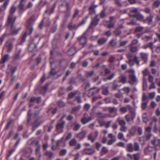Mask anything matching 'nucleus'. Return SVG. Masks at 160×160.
<instances>
[{"instance_id":"1","label":"nucleus","mask_w":160,"mask_h":160,"mask_svg":"<svg viewBox=\"0 0 160 160\" xmlns=\"http://www.w3.org/2000/svg\"><path fill=\"white\" fill-rule=\"evenodd\" d=\"M98 15H96L95 16L92 18L90 24L88 28V29L85 32L81 37V45L82 46L81 48H83L86 44L87 38L88 35V32L89 29H92L94 28L98 24L99 20L98 18Z\"/></svg>"},{"instance_id":"2","label":"nucleus","mask_w":160,"mask_h":160,"mask_svg":"<svg viewBox=\"0 0 160 160\" xmlns=\"http://www.w3.org/2000/svg\"><path fill=\"white\" fill-rule=\"evenodd\" d=\"M12 17L11 15L8 18L6 26L8 27L10 26L11 29V33L9 34V35H15L19 33V32L21 29V27L18 28H16L15 27L13 26V25L15 21L16 20V17H15L14 18L13 20H12Z\"/></svg>"},{"instance_id":"3","label":"nucleus","mask_w":160,"mask_h":160,"mask_svg":"<svg viewBox=\"0 0 160 160\" xmlns=\"http://www.w3.org/2000/svg\"><path fill=\"white\" fill-rule=\"evenodd\" d=\"M129 16L132 18H136L137 20L142 21L143 20L144 16L141 13L138 12L137 8H134L131 10V13L128 14Z\"/></svg>"},{"instance_id":"4","label":"nucleus","mask_w":160,"mask_h":160,"mask_svg":"<svg viewBox=\"0 0 160 160\" xmlns=\"http://www.w3.org/2000/svg\"><path fill=\"white\" fill-rule=\"evenodd\" d=\"M139 144L137 142H135L133 145L132 143H129L127 146V150L129 152H132L133 151H139Z\"/></svg>"},{"instance_id":"5","label":"nucleus","mask_w":160,"mask_h":160,"mask_svg":"<svg viewBox=\"0 0 160 160\" xmlns=\"http://www.w3.org/2000/svg\"><path fill=\"white\" fill-rule=\"evenodd\" d=\"M65 124V122L63 121H59L58 122L56 126V129L59 133L63 132Z\"/></svg>"},{"instance_id":"6","label":"nucleus","mask_w":160,"mask_h":160,"mask_svg":"<svg viewBox=\"0 0 160 160\" xmlns=\"http://www.w3.org/2000/svg\"><path fill=\"white\" fill-rule=\"evenodd\" d=\"M100 89L97 87H93L90 88L88 90V95L91 96L98 93Z\"/></svg>"},{"instance_id":"7","label":"nucleus","mask_w":160,"mask_h":160,"mask_svg":"<svg viewBox=\"0 0 160 160\" xmlns=\"http://www.w3.org/2000/svg\"><path fill=\"white\" fill-rule=\"evenodd\" d=\"M80 92L79 91H77L75 93H70L68 95V98H72L74 97L76 98V100L79 103L80 102Z\"/></svg>"},{"instance_id":"8","label":"nucleus","mask_w":160,"mask_h":160,"mask_svg":"<svg viewBox=\"0 0 160 160\" xmlns=\"http://www.w3.org/2000/svg\"><path fill=\"white\" fill-rule=\"evenodd\" d=\"M129 80L128 82L131 85L136 84L138 81L136 76L134 74H130L129 75Z\"/></svg>"},{"instance_id":"9","label":"nucleus","mask_w":160,"mask_h":160,"mask_svg":"<svg viewBox=\"0 0 160 160\" xmlns=\"http://www.w3.org/2000/svg\"><path fill=\"white\" fill-rule=\"evenodd\" d=\"M16 70V67L10 65H8V68L6 72L8 74H11V76H12Z\"/></svg>"},{"instance_id":"10","label":"nucleus","mask_w":160,"mask_h":160,"mask_svg":"<svg viewBox=\"0 0 160 160\" xmlns=\"http://www.w3.org/2000/svg\"><path fill=\"white\" fill-rule=\"evenodd\" d=\"M33 22V20L31 18L28 22V25L27 27V32H29L31 34L33 31V29L32 28V25Z\"/></svg>"},{"instance_id":"11","label":"nucleus","mask_w":160,"mask_h":160,"mask_svg":"<svg viewBox=\"0 0 160 160\" xmlns=\"http://www.w3.org/2000/svg\"><path fill=\"white\" fill-rule=\"evenodd\" d=\"M109 86V84L108 83H106L102 86V93L106 95H108L109 93V90L108 88Z\"/></svg>"},{"instance_id":"12","label":"nucleus","mask_w":160,"mask_h":160,"mask_svg":"<svg viewBox=\"0 0 160 160\" xmlns=\"http://www.w3.org/2000/svg\"><path fill=\"white\" fill-rule=\"evenodd\" d=\"M102 24L108 28H113L114 27L115 23L104 20L102 22Z\"/></svg>"},{"instance_id":"13","label":"nucleus","mask_w":160,"mask_h":160,"mask_svg":"<svg viewBox=\"0 0 160 160\" xmlns=\"http://www.w3.org/2000/svg\"><path fill=\"white\" fill-rule=\"evenodd\" d=\"M136 114H128L125 116V119L127 122H129L133 121L134 118L135 117Z\"/></svg>"},{"instance_id":"14","label":"nucleus","mask_w":160,"mask_h":160,"mask_svg":"<svg viewBox=\"0 0 160 160\" xmlns=\"http://www.w3.org/2000/svg\"><path fill=\"white\" fill-rule=\"evenodd\" d=\"M153 17L152 15L150 14L145 20L143 21V22L145 23H147L149 25H150L152 23Z\"/></svg>"},{"instance_id":"15","label":"nucleus","mask_w":160,"mask_h":160,"mask_svg":"<svg viewBox=\"0 0 160 160\" xmlns=\"http://www.w3.org/2000/svg\"><path fill=\"white\" fill-rule=\"evenodd\" d=\"M41 101V98L40 97H33L31 98L29 102H36L37 103H39Z\"/></svg>"},{"instance_id":"16","label":"nucleus","mask_w":160,"mask_h":160,"mask_svg":"<svg viewBox=\"0 0 160 160\" xmlns=\"http://www.w3.org/2000/svg\"><path fill=\"white\" fill-rule=\"evenodd\" d=\"M140 55L142 60L144 61V62H147L148 54L146 53L141 52L140 53Z\"/></svg>"},{"instance_id":"17","label":"nucleus","mask_w":160,"mask_h":160,"mask_svg":"<svg viewBox=\"0 0 160 160\" xmlns=\"http://www.w3.org/2000/svg\"><path fill=\"white\" fill-rule=\"evenodd\" d=\"M37 45L33 43H31L28 46V49L30 52H35L37 50Z\"/></svg>"},{"instance_id":"18","label":"nucleus","mask_w":160,"mask_h":160,"mask_svg":"<svg viewBox=\"0 0 160 160\" xmlns=\"http://www.w3.org/2000/svg\"><path fill=\"white\" fill-rule=\"evenodd\" d=\"M160 143V139L157 138H154V139L152 140L151 142V144L154 146H158Z\"/></svg>"},{"instance_id":"19","label":"nucleus","mask_w":160,"mask_h":160,"mask_svg":"<svg viewBox=\"0 0 160 160\" xmlns=\"http://www.w3.org/2000/svg\"><path fill=\"white\" fill-rule=\"evenodd\" d=\"M92 119L91 117L83 118L81 120L82 123L83 124H85L90 122Z\"/></svg>"},{"instance_id":"20","label":"nucleus","mask_w":160,"mask_h":160,"mask_svg":"<svg viewBox=\"0 0 160 160\" xmlns=\"http://www.w3.org/2000/svg\"><path fill=\"white\" fill-rule=\"evenodd\" d=\"M41 122H38L37 121H35L32 125V130L34 131L39 126H40L41 123Z\"/></svg>"},{"instance_id":"21","label":"nucleus","mask_w":160,"mask_h":160,"mask_svg":"<svg viewBox=\"0 0 160 160\" xmlns=\"http://www.w3.org/2000/svg\"><path fill=\"white\" fill-rule=\"evenodd\" d=\"M79 27L78 25H76L72 22H71L68 25V28L70 30H73L77 29Z\"/></svg>"},{"instance_id":"22","label":"nucleus","mask_w":160,"mask_h":160,"mask_svg":"<svg viewBox=\"0 0 160 160\" xmlns=\"http://www.w3.org/2000/svg\"><path fill=\"white\" fill-rule=\"evenodd\" d=\"M119 78L120 79L119 81V82H121L123 84L127 82V78L126 76L121 74L119 77Z\"/></svg>"},{"instance_id":"23","label":"nucleus","mask_w":160,"mask_h":160,"mask_svg":"<svg viewBox=\"0 0 160 160\" xmlns=\"http://www.w3.org/2000/svg\"><path fill=\"white\" fill-rule=\"evenodd\" d=\"M84 152L87 154H92L93 153L95 150L94 149L88 148L85 149L84 151Z\"/></svg>"},{"instance_id":"24","label":"nucleus","mask_w":160,"mask_h":160,"mask_svg":"<svg viewBox=\"0 0 160 160\" xmlns=\"http://www.w3.org/2000/svg\"><path fill=\"white\" fill-rule=\"evenodd\" d=\"M67 53L69 56L74 55L76 53L75 48L74 47H72L68 51Z\"/></svg>"},{"instance_id":"25","label":"nucleus","mask_w":160,"mask_h":160,"mask_svg":"<svg viewBox=\"0 0 160 160\" xmlns=\"http://www.w3.org/2000/svg\"><path fill=\"white\" fill-rule=\"evenodd\" d=\"M107 41V39L102 38L98 40V43L99 45H102L105 44Z\"/></svg>"},{"instance_id":"26","label":"nucleus","mask_w":160,"mask_h":160,"mask_svg":"<svg viewBox=\"0 0 160 160\" xmlns=\"http://www.w3.org/2000/svg\"><path fill=\"white\" fill-rule=\"evenodd\" d=\"M25 0H21L20 4L18 6L19 12H22V11L23 10L24 6V3L23 2Z\"/></svg>"},{"instance_id":"27","label":"nucleus","mask_w":160,"mask_h":160,"mask_svg":"<svg viewBox=\"0 0 160 160\" xmlns=\"http://www.w3.org/2000/svg\"><path fill=\"white\" fill-rule=\"evenodd\" d=\"M137 130V128L135 126L132 127L129 130V133L131 136L135 135Z\"/></svg>"},{"instance_id":"28","label":"nucleus","mask_w":160,"mask_h":160,"mask_svg":"<svg viewBox=\"0 0 160 160\" xmlns=\"http://www.w3.org/2000/svg\"><path fill=\"white\" fill-rule=\"evenodd\" d=\"M16 7L15 6H12L10 8V14L8 16V18L11 15L12 16V20H13L14 18L13 17V14L15 12L16 10Z\"/></svg>"},{"instance_id":"29","label":"nucleus","mask_w":160,"mask_h":160,"mask_svg":"<svg viewBox=\"0 0 160 160\" xmlns=\"http://www.w3.org/2000/svg\"><path fill=\"white\" fill-rule=\"evenodd\" d=\"M9 58V55L8 54L4 55L1 58L0 61L1 63H4L6 61H7Z\"/></svg>"},{"instance_id":"30","label":"nucleus","mask_w":160,"mask_h":160,"mask_svg":"<svg viewBox=\"0 0 160 160\" xmlns=\"http://www.w3.org/2000/svg\"><path fill=\"white\" fill-rule=\"evenodd\" d=\"M130 50L132 52H135L138 51V49L136 46L129 45Z\"/></svg>"},{"instance_id":"31","label":"nucleus","mask_w":160,"mask_h":160,"mask_svg":"<svg viewBox=\"0 0 160 160\" xmlns=\"http://www.w3.org/2000/svg\"><path fill=\"white\" fill-rule=\"evenodd\" d=\"M109 44L112 47H114L116 46L117 44V40L116 39H112L109 42Z\"/></svg>"},{"instance_id":"32","label":"nucleus","mask_w":160,"mask_h":160,"mask_svg":"<svg viewBox=\"0 0 160 160\" xmlns=\"http://www.w3.org/2000/svg\"><path fill=\"white\" fill-rule=\"evenodd\" d=\"M40 146H38L37 147L36 149L35 153L37 156L39 158H40L41 157V154L40 153Z\"/></svg>"},{"instance_id":"33","label":"nucleus","mask_w":160,"mask_h":160,"mask_svg":"<svg viewBox=\"0 0 160 160\" xmlns=\"http://www.w3.org/2000/svg\"><path fill=\"white\" fill-rule=\"evenodd\" d=\"M117 121L118 122L119 125L120 126L126 125V122L124 120L122 119H119V118H118L117 119Z\"/></svg>"},{"instance_id":"34","label":"nucleus","mask_w":160,"mask_h":160,"mask_svg":"<svg viewBox=\"0 0 160 160\" xmlns=\"http://www.w3.org/2000/svg\"><path fill=\"white\" fill-rule=\"evenodd\" d=\"M55 8V6H53V7L52 8L50 9H48L45 12V13H48L49 15H50L53 12Z\"/></svg>"},{"instance_id":"35","label":"nucleus","mask_w":160,"mask_h":160,"mask_svg":"<svg viewBox=\"0 0 160 160\" xmlns=\"http://www.w3.org/2000/svg\"><path fill=\"white\" fill-rule=\"evenodd\" d=\"M45 155L48 157L50 159L54 156V154L51 151H46L45 153Z\"/></svg>"},{"instance_id":"36","label":"nucleus","mask_w":160,"mask_h":160,"mask_svg":"<svg viewBox=\"0 0 160 160\" xmlns=\"http://www.w3.org/2000/svg\"><path fill=\"white\" fill-rule=\"evenodd\" d=\"M109 112L111 113H112L116 112L117 110V108L115 107H109L108 108Z\"/></svg>"},{"instance_id":"37","label":"nucleus","mask_w":160,"mask_h":160,"mask_svg":"<svg viewBox=\"0 0 160 160\" xmlns=\"http://www.w3.org/2000/svg\"><path fill=\"white\" fill-rule=\"evenodd\" d=\"M128 25H139V24L137 23L136 20L134 19H132L130 21L127 22Z\"/></svg>"},{"instance_id":"38","label":"nucleus","mask_w":160,"mask_h":160,"mask_svg":"<svg viewBox=\"0 0 160 160\" xmlns=\"http://www.w3.org/2000/svg\"><path fill=\"white\" fill-rule=\"evenodd\" d=\"M96 138L95 136L94 137L92 134H90L88 137V139L90 140L92 142H94Z\"/></svg>"},{"instance_id":"39","label":"nucleus","mask_w":160,"mask_h":160,"mask_svg":"<svg viewBox=\"0 0 160 160\" xmlns=\"http://www.w3.org/2000/svg\"><path fill=\"white\" fill-rule=\"evenodd\" d=\"M155 146H148V147L145 148V150L148 151L149 152H151L155 150Z\"/></svg>"},{"instance_id":"40","label":"nucleus","mask_w":160,"mask_h":160,"mask_svg":"<svg viewBox=\"0 0 160 160\" xmlns=\"http://www.w3.org/2000/svg\"><path fill=\"white\" fill-rule=\"evenodd\" d=\"M21 52V50L20 49L18 51V52L15 53L14 55V59L16 60H17L19 58L20 56Z\"/></svg>"},{"instance_id":"41","label":"nucleus","mask_w":160,"mask_h":160,"mask_svg":"<svg viewBox=\"0 0 160 160\" xmlns=\"http://www.w3.org/2000/svg\"><path fill=\"white\" fill-rule=\"evenodd\" d=\"M113 33L118 36L121 35V31L120 30V28H117L116 29L113 31Z\"/></svg>"},{"instance_id":"42","label":"nucleus","mask_w":160,"mask_h":160,"mask_svg":"<svg viewBox=\"0 0 160 160\" xmlns=\"http://www.w3.org/2000/svg\"><path fill=\"white\" fill-rule=\"evenodd\" d=\"M108 151V150L107 148L106 147H103L102 148L101 153L102 154H104L107 153Z\"/></svg>"},{"instance_id":"43","label":"nucleus","mask_w":160,"mask_h":160,"mask_svg":"<svg viewBox=\"0 0 160 160\" xmlns=\"http://www.w3.org/2000/svg\"><path fill=\"white\" fill-rule=\"evenodd\" d=\"M147 87V84L146 79L145 78H143V90H146Z\"/></svg>"},{"instance_id":"44","label":"nucleus","mask_w":160,"mask_h":160,"mask_svg":"<svg viewBox=\"0 0 160 160\" xmlns=\"http://www.w3.org/2000/svg\"><path fill=\"white\" fill-rule=\"evenodd\" d=\"M32 150L30 148H25L24 151V152L25 154H31L32 153Z\"/></svg>"},{"instance_id":"45","label":"nucleus","mask_w":160,"mask_h":160,"mask_svg":"<svg viewBox=\"0 0 160 160\" xmlns=\"http://www.w3.org/2000/svg\"><path fill=\"white\" fill-rule=\"evenodd\" d=\"M143 121L144 122H147L148 121V118L146 113H144L142 115Z\"/></svg>"},{"instance_id":"46","label":"nucleus","mask_w":160,"mask_h":160,"mask_svg":"<svg viewBox=\"0 0 160 160\" xmlns=\"http://www.w3.org/2000/svg\"><path fill=\"white\" fill-rule=\"evenodd\" d=\"M139 142L140 144L143 145L144 144L145 141V138L144 137H141L139 138Z\"/></svg>"},{"instance_id":"47","label":"nucleus","mask_w":160,"mask_h":160,"mask_svg":"<svg viewBox=\"0 0 160 160\" xmlns=\"http://www.w3.org/2000/svg\"><path fill=\"white\" fill-rule=\"evenodd\" d=\"M144 29V28L143 27L139 26L136 27L134 30L135 32H138L141 31Z\"/></svg>"},{"instance_id":"48","label":"nucleus","mask_w":160,"mask_h":160,"mask_svg":"<svg viewBox=\"0 0 160 160\" xmlns=\"http://www.w3.org/2000/svg\"><path fill=\"white\" fill-rule=\"evenodd\" d=\"M77 143V142L76 140L75 139H73L70 141L69 144L70 146H74L76 145Z\"/></svg>"},{"instance_id":"49","label":"nucleus","mask_w":160,"mask_h":160,"mask_svg":"<svg viewBox=\"0 0 160 160\" xmlns=\"http://www.w3.org/2000/svg\"><path fill=\"white\" fill-rule=\"evenodd\" d=\"M140 154L139 153L134 154L133 155V158L134 160H138L139 159Z\"/></svg>"},{"instance_id":"50","label":"nucleus","mask_w":160,"mask_h":160,"mask_svg":"<svg viewBox=\"0 0 160 160\" xmlns=\"http://www.w3.org/2000/svg\"><path fill=\"white\" fill-rule=\"evenodd\" d=\"M127 106L129 110L130 113L132 114H136L135 112L133 110L132 107L130 105H128Z\"/></svg>"},{"instance_id":"51","label":"nucleus","mask_w":160,"mask_h":160,"mask_svg":"<svg viewBox=\"0 0 160 160\" xmlns=\"http://www.w3.org/2000/svg\"><path fill=\"white\" fill-rule=\"evenodd\" d=\"M67 152V150L66 149H62L60 150L59 154L61 156L65 155Z\"/></svg>"},{"instance_id":"52","label":"nucleus","mask_w":160,"mask_h":160,"mask_svg":"<svg viewBox=\"0 0 160 160\" xmlns=\"http://www.w3.org/2000/svg\"><path fill=\"white\" fill-rule=\"evenodd\" d=\"M138 57L136 55H135L133 57V60L134 62H135L138 65H139V62L140 61L138 60Z\"/></svg>"},{"instance_id":"53","label":"nucleus","mask_w":160,"mask_h":160,"mask_svg":"<svg viewBox=\"0 0 160 160\" xmlns=\"http://www.w3.org/2000/svg\"><path fill=\"white\" fill-rule=\"evenodd\" d=\"M13 47V44L12 43H10L8 44V45L7 46L8 48L7 52H10L12 50Z\"/></svg>"},{"instance_id":"54","label":"nucleus","mask_w":160,"mask_h":160,"mask_svg":"<svg viewBox=\"0 0 160 160\" xmlns=\"http://www.w3.org/2000/svg\"><path fill=\"white\" fill-rule=\"evenodd\" d=\"M116 141V138H111L109 140L107 143L108 145H112Z\"/></svg>"},{"instance_id":"55","label":"nucleus","mask_w":160,"mask_h":160,"mask_svg":"<svg viewBox=\"0 0 160 160\" xmlns=\"http://www.w3.org/2000/svg\"><path fill=\"white\" fill-rule=\"evenodd\" d=\"M151 136V133H145V138L146 139V141L150 139Z\"/></svg>"},{"instance_id":"56","label":"nucleus","mask_w":160,"mask_h":160,"mask_svg":"<svg viewBox=\"0 0 160 160\" xmlns=\"http://www.w3.org/2000/svg\"><path fill=\"white\" fill-rule=\"evenodd\" d=\"M9 35V33H5L3 35L2 37H0V42H1V43L2 42V41L3 40V39L5 38L6 37H7Z\"/></svg>"},{"instance_id":"57","label":"nucleus","mask_w":160,"mask_h":160,"mask_svg":"<svg viewBox=\"0 0 160 160\" xmlns=\"http://www.w3.org/2000/svg\"><path fill=\"white\" fill-rule=\"evenodd\" d=\"M58 106L60 107H64L65 105V103L62 101H59L58 102Z\"/></svg>"},{"instance_id":"58","label":"nucleus","mask_w":160,"mask_h":160,"mask_svg":"<svg viewBox=\"0 0 160 160\" xmlns=\"http://www.w3.org/2000/svg\"><path fill=\"white\" fill-rule=\"evenodd\" d=\"M35 141V139L34 138H32L29 140L27 142V144L29 145H31Z\"/></svg>"},{"instance_id":"59","label":"nucleus","mask_w":160,"mask_h":160,"mask_svg":"<svg viewBox=\"0 0 160 160\" xmlns=\"http://www.w3.org/2000/svg\"><path fill=\"white\" fill-rule=\"evenodd\" d=\"M63 141V138H61L60 139L58 140L56 142V148H58L59 147L60 145V144Z\"/></svg>"},{"instance_id":"60","label":"nucleus","mask_w":160,"mask_h":160,"mask_svg":"<svg viewBox=\"0 0 160 160\" xmlns=\"http://www.w3.org/2000/svg\"><path fill=\"white\" fill-rule=\"evenodd\" d=\"M120 111L123 113H125L127 112L128 109L126 107H123L120 108Z\"/></svg>"},{"instance_id":"61","label":"nucleus","mask_w":160,"mask_h":160,"mask_svg":"<svg viewBox=\"0 0 160 160\" xmlns=\"http://www.w3.org/2000/svg\"><path fill=\"white\" fill-rule=\"evenodd\" d=\"M120 45L119 47L124 46L126 45L127 43L128 42V41H120Z\"/></svg>"},{"instance_id":"62","label":"nucleus","mask_w":160,"mask_h":160,"mask_svg":"<svg viewBox=\"0 0 160 160\" xmlns=\"http://www.w3.org/2000/svg\"><path fill=\"white\" fill-rule=\"evenodd\" d=\"M103 35H104L106 36L107 37H109L111 36L112 35V33L111 32V31L110 30L107 31L105 32L103 34Z\"/></svg>"},{"instance_id":"63","label":"nucleus","mask_w":160,"mask_h":160,"mask_svg":"<svg viewBox=\"0 0 160 160\" xmlns=\"http://www.w3.org/2000/svg\"><path fill=\"white\" fill-rule=\"evenodd\" d=\"M160 5V1L157 0L155 1L153 3V6L155 7H158Z\"/></svg>"},{"instance_id":"64","label":"nucleus","mask_w":160,"mask_h":160,"mask_svg":"<svg viewBox=\"0 0 160 160\" xmlns=\"http://www.w3.org/2000/svg\"><path fill=\"white\" fill-rule=\"evenodd\" d=\"M105 9H103L102 10L100 13V17L102 18H103L105 17Z\"/></svg>"}]
</instances>
